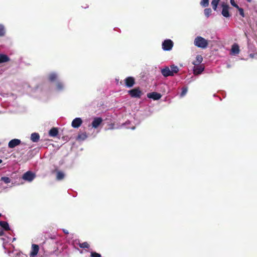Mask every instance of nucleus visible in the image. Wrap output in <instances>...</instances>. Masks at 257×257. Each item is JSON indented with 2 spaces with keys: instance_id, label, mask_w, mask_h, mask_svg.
Instances as JSON below:
<instances>
[{
  "instance_id": "obj_1",
  "label": "nucleus",
  "mask_w": 257,
  "mask_h": 257,
  "mask_svg": "<svg viewBox=\"0 0 257 257\" xmlns=\"http://www.w3.org/2000/svg\"><path fill=\"white\" fill-rule=\"evenodd\" d=\"M194 44L198 48L205 49L208 46V42L207 40L201 36H197L194 40Z\"/></svg>"
},
{
  "instance_id": "obj_2",
  "label": "nucleus",
  "mask_w": 257,
  "mask_h": 257,
  "mask_svg": "<svg viewBox=\"0 0 257 257\" xmlns=\"http://www.w3.org/2000/svg\"><path fill=\"white\" fill-rule=\"evenodd\" d=\"M174 43L171 39H166L162 42V48L164 51H169L172 49Z\"/></svg>"
},
{
  "instance_id": "obj_3",
  "label": "nucleus",
  "mask_w": 257,
  "mask_h": 257,
  "mask_svg": "<svg viewBox=\"0 0 257 257\" xmlns=\"http://www.w3.org/2000/svg\"><path fill=\"white\" fill-rule=\"evenodd\" d=\"M59 73L55 71H52L47 74V78L50 82H54L58 81Z\"/></svg>"
},
{
  "instance_id": "obj_4",
  "label": "nucleus",
  "mask_w": 257,
  "mask_h": 257,
  "mask_svg": "<svg viewBox=\"0 0 257 257\" xmlns=\"http://www.w3.org/2000/svg\"><path fill=\"white\" fill-rule=\"evenodd\" d=\"M36 177L35 173L32 171H29L25 173L22 176L23 180L28 181L29 182H32Z\"/></svg>"
},
{
  "instance_id": "obj_5",
  "label": "nucleus",
  "mask_w": 257,
  "mask_h": 257,
  "mask_svg": "<svg viewBox=\"0 0 257 257\" xmlns=\"http://www.w3.org/2000/svg\"><path fill=\"white\" fill-rule=\"evenodd\" d=\"M221 7L222 8L221 12L222 15L225 18L230 17L231 15L229 12V10L230 9L229 5L225 4V3H222L221 4Z\"/></svg>"
},
{
  "instance_id": "obj_6",
  "label": "nucleus",
  "mask_w": 257,
  "mask_h": 257,
  "mask_svg": "<svg viewBox=\"0 0 257 257\" xmlns=\"http://www.w3.org/2000/svg\"><path fill=\"white\" fill-rule=\"evenodd\" d=\"M128 93L132 97L140 98L142 92L139 88H134L129 90Z\"/></svg>"
},
{
  "instance_id": "obj_7",
  "label": "nucleus",
  "mask_w": 257,
  "mask_h": 257,
  "mask_svg": "<svg viewBox=\"0 0 257 257\" xmlns=\"http://www.w3.org/2000/svg\"><path fill=\"white\" fill-rule=\"evenodd\" d=\"M240 52L239 47L236 43H234L230 49V55L235 56L238 54Z\"/></svg>"
},
{
  "instance_id": "obj_8",
  "label": "nucleus",
  "mask_w": 257,
  "mask_h": 257,
  "mask_svg": "<svg viewBox=\"0 0 257 257\" xmlns=\"http://www.w3.org/2000/svg\"><path fill=\"white\" fill-rule=\"evenodd\" d=\"M65 89V85L64 82L61 81H57L56 83L55 90L60 92L63 91Z\"/></svg>"
},
{
  "instance_id": "obj_9",
  "label": "nucleus",
  "mask_w": 257,
  "mask_h": 257,
  "mask_svg": "<svg viewBox=\"0 0 257 257\" xmlns=\"http://www.w3.org/2000/svg\"><path fill=\"white\" fill-rule=\"evenodd\" d=\"M124 82L125 86L128 88H130L134 86L135 81L134 77L129 76L124 79Z\"/></svg>"
},
{
  "instance_id": "obj_10",
  "label": "nucleus",
  "mask_w": 257,
  "mask_h": 257,
  "mask_svg": "<svg viewBox=\"0 0 257 257\" xmlns=\"http://www.w3.org/2000/svg\"><path fill=\"white\" fill-rule=\"evenodd\" d=\"M147 97L149 98L153 99L154 100H158L161 98L162 95L159 93L153 92L148 93Z\"/></svg>"
},
{
  "instance_id": "obj_11",
  "label": "nucleus",
  "mask_w": 257,
  "mask_h": 257,
  "mask_svg": "<svg viewBox=\"0 0 257 257\" xmlns=\"http://www.w3.org/2000/svg\"><path fill=\"white\" fill-rule=\"evenodd\" d=\"M82 123V120L80 117H76L71 123V126L75 128H78Z\"/></svg>"
},
{
  "instance_id": "obj_12",
  "label": "nucleus",
  "mask_w": 257,
  "mask_h": 257,
  "mask_svg": "<svg viewBox=\"0 0 257 257\" xmlns=\"http://www.w3.org/2000/svg\"><path fill=\"white\" fill-rule=\"evenodd\" d=\"M7 253L11 257H27L26 254L17 250L13 251L12 252L8 251Z\"/></svg>"
},
{
  "instance_id": "obj_13",
  "label": "nucleus",
  "mask_w": 257,
  "mask_h": 257,
  "mask_svg": "<svg viewBox=\"0 0 257 257\" xmlns=\"http://www.w3.org/2000/svg\"><path fill=\"white\" fill-rule=\"evenodd\" d=\"M21 143L20 140L18 139H14L11 140L8 144V147L10 148H14L16 146L19 145Z\"/></svg>"
},
{
  "instance_id": "obj_14",
  "label": "nucleus",
  "mask_w": 257,
  "mask_h": 257,
  "mask_svg": "<svg viewBox=\"0 0 257 257\" xmlns=\"http://www.w3.org/2000/svg\"><path fill=\"white\" fill-rule=\"evenodd\" d=\"M161 73L165 77L173 76V73L171 72V70L168 67H165L164 68L162 69Z\"/></svg>"
},
{
  "instance_id": "obj_15",
  "label": "nucleus",
  "mask_w": 257,
  "mask_h": 257,
  "mask_svg": "<svg viewBox=\"0 0 257 257\" xmlns=\"http://www.w3.org/2000/svg\"><path fill=\"white\" fill-rule=\"evenodd\" d=\"M204 70V67L202 65H196L193 68V73L195 75L200 74Z\"/></svg>"
},
{
  "instance_id": "obj_16",
  "label": "nucleus",
  "mask_w": 257,
  "mask_h": 257,
  "mask_svg": "<svg viewBox=\"0 0 257 257\" xmlns=\"http://www.w3.org/2000/svg\"><path fill=\"white\" fill-rule=\"evenodd\" d=\"M102 122V119L100 117L94 118L92 122V126L94 128H97Z\"/></svg>"
},
{
  "instance_id": "obj_17",
  "label": "nucleus",
  "mask_w": 257,
  "mask_h": 257,
  "mask_svg": "<svg viewBox=\"0 0 257 257\" xmlns=\"http://www.w3.org/2000/svg\"><path fill=\"white\" fill-rule=\"evenodd\" d=\"M39 246L37 244H33L32 246V251L30 253L31 257H33L34 256L37 254L39 251Z\"/></svg>"
},
{
  "instance_id": "obj_18",
  "label": "nucleus",
  "mask_w": 257,
  "mask_h": 257,
  "mask_svg": "<svg viewBox=\"0 0 257 257\" xmlns=\"http://www.w3.org/2000/svg\"><path fill=\"white\" fill-rule=\"evenodd\" d=\"M40 140V135L38 133H33L31 135V140L34 143H37Z\"/></svg>"
},
{
  "instance_id": "obj_19",
  "label": "nucleus",
  "mask_w": 257,
  "mask_h": 257,
  "mask_svg": "<svg viewBox=\"0 0 257 257\" xmlns=\"http://www.w3.org/2000/svg\"><path fill=\"white\" fill-rule=\"evenodd\" d=\"M2 239L4 241V242L3 243V247L4 248V249L5 250H6V243H8V242H13L14 240H16V238H13V239H12V238L10 237H7L6 238H2ZM5 252H7L6 250H5Z\"/></svg>"
},
{
  "instance_id": "obj_20",
  "label": "nucleus",
  "mask_w": 257,
  "mask_h": 257,
  "mask_svg": "<svg viewBox=\"0 0 257 257\" xmlns=\"http://www.w3.org/2000/svg\"><path fill=\"white\" fill-rule=\"evenodd\" d=\"M10 60L7 55L0 53V64L8 62Z\"/></svg>"
},
{
  "instance_id": "obj_21",
  "label": "nucleus",
  "mask_w": 257,
  "mask_h": 257,
  "mask_svg": "<svg viewBox=\"0 0 257 257\" xmlns=\"http://www.w3.org/2000/svg\"><path fill=\"white\" fill-rule=\"evenodd\" d=\"M58 134V129L56 127L52 128L49 132V135L50 137H55Z\"/></svg>"
},
{
  "instance_id": "obj_22",
  "label": "nucleus",
  "mask_w": 257,
  "mask_h": 257,
  "mask_svg": "<svg viewBox=\"0 0 257 257\" xmlns=\"http://www.w3.org/2000/svg\"><path fill=\"white\" fill-rule=\"evenodd\" d=\"M0 226L5 230H10V227L9 223L7 222L0 221Z\"/></svg>"
},
{
  "instance_id": "obj_23",
  "label": "nucleus",
  "mask_w": 257,
  "mask_h": 257,
  "mask_svg": "<svg viewBox=\"0 0 257 257\" xmlns=\"http://www.w3.org/2000/svg\"><path fill=\"white\" fill-rule=\"evenodd\" d=\"M220 0H212L211 4L212 7V9L214 11H217V6L220 2Z\"/></svg>"
},
{
  "instance_id": "obj_24",
  "label": "nucleus",
  "mask_w": 257,
  "mask_h": 257,
  "mask_svg": "<svg viewBox=\"0 0 257 257\" xmlns=\"http://www.w3.org/2000/svg\"><path fill=\"white\" fill-rule=\"evenodd\" d=\"M6 34V29L3 24H0V37H3Z\"/></svg>"
},
{
  "instance_id": "obj_25",
  "label": "nucleus",
  "mask_w": 257,
  "mask_h": 257,
  "mask_svg": "<svg viewBox=\"0 0 257 257\" xmlns=\"http://www.w3.org/2000/svg\"><path fill=\"white\" fill-rule=\"evenodd\" d=\"M170 70L172 73H173V75H174V73H177L179 71V68L178 67L175 65H172L170 66Z\"/></svg>"
},
{
  "instance_id": "obj_26",
  "label": "nucleus",
  "mask_w": 257,
  "mask_h": 257,
  "mask_svg": "<svg viewBox=\"0 0 257 257\" xmlns=\"http://www.w3.org/2000/svg\"><path fill=\"white\" fill-rule=\"evenodd\" d=\"M64 178V174L61 171H58L57 173L56 179L58 180H61Z\"/></svg>"
},
{
  "instance_id": "obj_27",
  "label": "nucleus",
  "mask_w": 257,
  "mask_h": 257,
  "mask_svg": "<svg viewBox=\"0 0 257 257\" xmlns=\"http://www.w3.org/2000/svg\"><path fill=\"white\" fill-rule=\"evenodd\" d=\"M78 244L79 246L82 248H88L89 247V245L87 242H84L82 243L79 242Z\"/></svg>"
},
{
  "instance_id": "obj_28",
  "label": "nucleus",
  "mask_w": 257,
  "mask_h": 257,
  "mask_svg": "<svg viewBox=\"0 0 257 257\" xmlns=\"http://www.w3.org/2000/svg\"><path fill=\"white\" fill-rule=\"evenodd\" d=\"M197 63H193L195 65H199L203 60V58L201 55H197L196 57Z\"/></svg>"
},
{
  "instance_id": "obj_29",
  "label": "nucleus",
  "mask_w": 257,
  "mask_h": 257,
  "mask_svg": "<svg viewBox=\"0 0 257 257\" xmlns=\"http://www.w3.org/2000/svg\"><path fill=\"white\" fill-rule=\"evenodd\" d=\"M87 136L85 133H82L81 134H79L77 139L79 140L84 141L87 138Z\"/></svg>"
},
{
  "instance_id": "obj_30",
  "label": "nucleus",
  "mask_w": 257,
  "mask_h": 257,
  "mask_svg": "<svg viewBox=\"0 0 257 257\" xmlns=\"http://www.w3.org/2000/svg\"><path fill=\"white\" fill-rule=\"evenodd\" d=\"M211 12L212 11L210 8H206L204 11V15L207 18H208L210 16Z\"/></svg>"
},
{
  "instance_id": "obj_31",
  "label": "nucleus",
  "mask_w": 257,
  "mask_h": 257,
  "mask_svg": "<svg viewBox=\"0 0 257 257\" xmlns=\"http://www.w3.org/2000/svg\"><path fill=\"white\" fill-rule=\"evenodd\" d=\"M200 5L204 8H206L209 5V0H201Z\"/></svg>"
},
{
  "instance_id": "obj_32",
  "label": "nucleus",
  "mask_w": 257,
  "mask_h": 257,
  "mask_svg": "<svg viewBox=\"0 0 257 257\" xmlns=\"http://www.w3.org/2000/svg\"><path fill=\"white\" fill-rule=\"evenodd\" d=\"M1 180L3 181L6 184H9L11 182V179L8 177H2Z\"/></svg>"
},
{
  "instance_id": "obj_33",
  "label": "nucleus",
  "mask_w": 257,
  "mask_h": 257,
  "mask_svg": "<svg viewBox=\"0 0 257 257\" xmlns=\"http://www.w3.org/2000/svg\"><path fill=\"white\" fill-rule=\"evenodd\" d=\"M187 91H188V89L187 87H183L182 88V91L180 93V96L181 97L184 96L186 94Z\"/></svg>"
},
{
  "instance_id": "obj_34",
  "label": "nucleus",
  "mask_w": 257,
  "mask_h": 257,
  "mask_svg": "<svg viewBox=\"0 0 257 257\" xmlns=\"http://www.w3.org/2000/svg\"><path fill=\"white\" fill-rule=\"evenodd\" d=\"M236 8L238 9V10L239 11V15L242 17H244V14L243 9L242 8H239L238 6V8Z\"/></svg>"
},
{
  "instance_id": "obj_35",
  "label": "nucleus",
  "mask_w": 257,
  "mask_h": 257,
  "mask_svg": "<svg viewBox=\"0 0 257 257\" xmlns=\"http://www.w3.org/2000/svg\"><path fill=\"white\" fill-rule=\"evenodd\" d=\"M91 257H101L100 254L97 253L96 252H91Z\"/></svg>"
},
{
  "instance_id": "obj_36",
  "label": "nucleus",
  "mask_w": 257,
  "mask_h": 257,
  "mask_svg": "<svg viewBox=\"0 0 257 257\" xmlns=\"http://www.w3.org/2000/svg\"><path fill=\"white\" fill-rule=\"evenodd\" d=\"M231 5L234 8H238V5L235 3L234 0H230Z\"/></svg>"
},
{
  "instance_id": "obj_37",
  "label": "nucleus",
  "mask_w": 257,
  "mask_h": 257,
  "mask_svg": "<svg viewBox=\"0 0 257 257\" xmlns=\"http://www.w3.org/2000/svg\"><path fill=\"white\" fill-rule=\"evenodd\" d=\"M249 56L251 58L257 59V53H250Z\"/></svg>"
},
{
  "instance_id": "obj_38",
  "label": "nucleus",
  "mask_w": 257,
  "mask_h": 257,
  "mask_svg": "<svg viewBox=\"0 0 257 257\" xmlns=\"http://www.w3.org/2000/svg\"><path fill=\"white\" fill-rule=\"evenodd\" d=\"M4 231L2 229H0V236H3L4 235Z\"/></svg>"
},
{
  "instance_id": "obj_39",
  "label": "nucleus",
  "mask_w": 257,
  "mask_h": 257,
  "mask_svg": "<svg viewBox=\"0 0 257 257\" xmlns=\"http://www.w3.org/2000/svg\"><path fill=\"white\" fill-rule=\"evenodd\" d=\"M63 232L65 234H68V231L65 229H63Z\"/></svg>"
},
{
  "instance_id": "obj_40",
  "label": "nucleus",
  "mask_w": 257,
  "mask_h": 257,
  "mask_svg": "<svg viewBox=\"0 0 257 257\" xmlns=\"http://www.w3.org/2000/svg\"><path fill=\"white\" fill-rule=\"evenodd\" d=\"M246 1L248 2V3H250L252 0H246Z\"/></svg>"
},
{
  "instance_id": "obj_41",
  "label": "nucleus",
  "mask_w": 257,
  "mask_h": 257,
  "mask_svg": "<svg viewBox=\"0 0 257 257\" xmlns=\"http://www.w3.org/2000/svg\"><path fill=\"white\" fill-rule=\"evenodd\" d=\"M132 130H135V126H133L131 128Z\"/></svg>"
},
{
  "instance_id": "obj_42",
  "label": "nucleus",
  "mask_w": 257,
  "mask_h": 257,
  "mask_svg": "<svg viewBox=\"0 0 257 257\" xmlns=\"http://www.w3.org/2000/svg\"><path fill=\"white\" fill-rule=\"evenodd\" d=\"M248 48H249V49H250V48H251V46H250V45H248Z\"/></svg>"
},
{
  "instance_id": "obj_43",
  "label": "nucleus",
  "mask_w": 257,
  "mask_h": 257,
  "mask_svg": "<svg viewBox=\"0 0 257 257\" xmlns=\"http://www.w3.org/2000/svg\"><path fill=\"white\" fill-rule=\"evenodd\" d=\"M3 161L2 160L0 159V164H1L2 163Z\"/></svg>"
},
{
  "instance_id": "obj_44",
  "label": "nucleus",
  "mask_w": 257,
  "mask_h": 257,
  "mask_svg": "<svg viewBox=\"0 0 257 257\" xmlns=\"http://www.w3.org/2000/svg\"><path fill=\"white\" fill-rule=\"evenodd\" d=\"M2 216V214L1 213H0V217Z\"/></svg>"
}]
</instances>
